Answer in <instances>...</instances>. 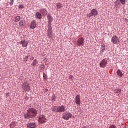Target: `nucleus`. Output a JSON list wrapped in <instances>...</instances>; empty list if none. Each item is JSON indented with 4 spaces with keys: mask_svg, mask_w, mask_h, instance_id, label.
Returning a JSON list of instances; mask_svg holds the SVG:
<instances>
[{
    "mask_svg": "<svg viewBox=\"0 0 128 128\" xmlns=\"http://www.w3.org/2000/svg\"><path fill=\"white\" fill-rule=\"evenodd\" d=\"M76 104H80V95H77L76 96Z\"/></svg>",
    "mask_w": 128,
    "mask_h": 128,
    "instance_id": "14",
    "label": "nucleus"
},
{
    "mask_svg": "<svg viewBox=\"0 0 128 128\" xmlns=\"http://www.w3.org/2000/svg\"><path fill=\"white\" fill-rule=\"evenodd\" d=\"M20 16H16L15 18V19L14 20V22H18L20 21Z\"/></svg>",
    "mask_w": 128,
    "mask_h": 128,
    "instance_id": "19",
    "label": "nucleus"
},
{
    "mask_svg": "<svg viewBox=\"0 0 128 128\" xmlns=\"http://www.w3.org/2000/svg\"><path fill=\"white\" fill-rule=\"evenodd\" d=\"M22 88L25 92H28L30 90V86L28 82H24L22 84Z\"/></svg>",
    "mask_w": 128,
    "mask_h": 128,
    "instance_id": "4",
    "label": "nucleus"
},
{
    "mask_svg": "<svg viewBox=\"0 0 128 128\" xmlns=\"http://www.w3.org/2000/svg\"><path fill=\"white\" fill-rule=\"evenodd\" d=\"M37 114L38 111L34 109V108H30L24 114V117L25 120H31V118H34V116H36Z\"/></svg>",
    "mask_w": 128,
    "mask_h": 128,
    "instance_id": "1",
    "label": "nucleus"
},
{
    "mask_svg": "<svg viewBox=\"0 0 128 128\" xmlns=\"http://www.w3.org/2000/svg\"><path fill=\"white\" fill-rule=\"evenodd\" d=\"M47 18L48 20V24L50 26V24H52V16H50V14H48L47 16Z\"/></svg>",
    "mask_w": 128,
    "mask_h": 128,
    "instance_id": "12",
    "label": "nucleus"
},
{
    "mask_svg": "<svg viewBox=\"0 0 128 128\" xmlns=\"http://www.w3.org/2000/svg\"><path fill=\"white\" fill-rule=\"evenodd\" d=\"M62 4L60 3H58L56 4V7L58 8H62Z\"/></svg>",
    "mask_w": 128,
    "mask_h": 128,
    "instance_id": "22",
    "label": "nucleus"
},
{
    "mask_svg": "<svg viewBox=\"0 0 128 128\" xmlns=\"http://www.w3.org/2000/svg\"><path fill=\"white\" fill-rule=\"evenodd\" d=\"M111 41L112 42V44H118V42H120V39H118V36H114L112 38Z\"/></svg>",
    "mask_w": 128,
    "mask_h": 128,
    "instance_id": "8",
    "label": "nucleus"
},
{
    "mask_svg": "<svg viewBox=\"0 0 128 128\" xmlns=\"http://www.w3.org/2000/svg\"><path fill=\"white\" fill-rule=\"evenodd\" d=\"M36 18H38V20H42V14L40 12H37L36 13Z\"/></svg>",
    "mask_w": 128,
    "mask_h": 128,
    "instance_id": "17",
    "label": "nucleus"
},
{
    "mask_svg": "<svg viewBox=\"0 0 128 128\" xmlns=\"http://www.w3.org/2000/svg\"><path fill=\"white\" fill-rule=\"evenodd\" d=\"M52 98V102H55L56 100V95L53 94Z\"/></svg>",
    "mask_w": 128,
    "mask_h": 128,
    "instance_id": "21",
    "label": "nucleus"
},
{
    "mask_svg": "<svg viewBox=\"0 0 128 128\" xmlns=\"http://www.w3.org/2000/svg\"><path fill=\"white\" fill-rule=\"evenodd\" d=\"M47 36L48 38H52V26H49L47 30Z\"/></svg>",
    "mask_w": 128,
    "mask_h": 128,
    "instance_id": "9",
    "label": "nucleus"
},
{
    "mask_svg": "<svg viewBox=\"0 0 128 128\" xmlns=\"http://www.w3.org/2000/svg\"><path fill=\"white\" fill-rule=\"evenodd\" d=\"M28 56H26L24 58V62H28Z\"/></svg>",
    "mask_w": 128,
    "mask_h": 128,
    "instance_id": "23",
    "label": "nucleus"
},
{
    "mask_svg": "<svg viewBox=\"0 0 128 128\" xmlns=\"http://www.w3.org/2000/svg\"><path fill=\"white\" fill-rule=\"evenodd\" d=\"M10 126H12V124H10Z\"/></svg>",
    "mask_w": 128,
    "mask_h": 128,
    "instance_id": "33",
    "label": "nucleus"
},
{
    "mask_svg": "<svg viewBox=\"0 0 128 128\" xmlns=\"http://www.w3.org/2000/svg\"><path fill=\"white\" fill-rule=\"evenodd\" d=\"M52 111L55 112H66V106L64 105L58 106V107L54 106Z\"/></svg>",
    "mask_w": 128,
    "mask_h": 128,
    "instance_id": "2",
    "label": "nucleus"
},
{
    "mask_svg": "<svg viewBox=\"0 0 128 128\" xmlns=\"http://www.w3.org/2000/svg\"><path fill=\"white\" fill-rule=\"evenodd\" d=\"M70 118H72V114H70V112H66L63 114L64 120H70Z\"/></svg>",
    "mask_w": 128,
    "mask_h": 128,
    "instance_id": "5",
    "label": "nucleus"
},
{
    "mask_svg": "<svg viewBox=\"0 0 128 128\" xmlns=\"http://www.w3.org/2000/svg\"><path fill=\"white\" fill-rule=\"evenodd\" d=\"M38 122H40V124H44L46 122V117L44 115H42L40 116Z\"/></svg>",
    "mask_w": 128,
    "mask_h": 128,
    "instance_id": "10",
    "label": "nucleus"
},
{
    "mask_svg": "<svg viewBox=\"0 0 128 128\" xmlns=\"http://www.w3.org/2000/svg\"><path fill=\"white\" fill-rule=\"evenodd\" d=\"M72 78H74V76H72V75H70L69 76L70 80H72Z\"/></svg>",
    "mask_w": 128,
    "mask_h": 128,
    "instance_id": "32",
    "label": "nucleus"
},
{
    "mask_svg": "<svg viewBox=\"0 0 128 128\" xmlns=\"http://www.w3.org/2000/svg\"><path fill=\"white\" fill-rule=\"evenodd\" d=\"M14 0H10V6H12L14 4Z\"/></svg>",
    "mask_w": 128,
    "mask_h": 128,
    "instance_id": "28",
    "label": "nucleus"
},
{
    "mask_svg": "<svg viewBox=\"0 0 128 128\" xmlns=\"http://www.w3.org/2000/svg\"><path fill=\"white\" fill-rule=\"evenodd\" d=\"M46 78H48V76H46V74L44 73H43V78L44 80H46Z\"/></svg>",
    "mask_w": 128,
    "mask_h": 128,
    "instance_id": "27",
    "label": "nucleus"
},
{
    "mask_svg": "<svg viewBox=\"0 0 128 128\" xmlns=\"http://www.w3.org/2000/svg\"><path fill=\"white\" fill-rule=\"evenodd\" d=\"M36 63H37L36 59L34 60L33 62H32V66H36Z\"/></svg>",
    "mask_w": 128,
    "mask_h": 128,
    "instance_id": "25",
    "label": "nucleus"
},
{
    "mask_svg": "<svg viewBox=\"0 0 128 128\" xmlns=\"http://www.w3.org/2000/svg\"><path fill=\"white\" fill-rule=\"evenodd\" d=\"M117 74L119 76H120V77L122 76V71H120V69H118L117 70Z\"/></svg>",
    "mask_w": 128,
    "mask_h": 128,
    "instance_id": "18",
    "label": "nucleus"
},
{
    "mask_svg": "<svg viewBox=\"0 0 128 128\" xmlns=\"http://www.w3.org/2000/svg\"><path fill=\"white\" fill-rule=\"evenodd\" d=\"M20 44H22V46H24V48H26V46H28V41L26 40H22Z\"/></svg>",
    "mask_w": 128,
    "mask_h": 128,
    "instance_id": "13",
    "label": "nucleus"
},
{
    "mask_svg": "<svg viewBox=\"0 0 128 128\" xmlns=\"http://www.w3.org/2000/svg\"><path fill=\"white\" fill-rule=\"evenodd\" d=\"M102 52H104L106 50V46H104V44L102 46Z\"/></svg>",
    "mask_w": 128,
    "mask_h": 128,
    "instance_id": "29",
    "label": "nucleus"
},
{
    "mask_svg": "<svg viewBox=\"0 0 128 128\" xmlns=\"http://www.w3.org/2000/svg\"><path fill=\"white\" fill-rule=\"evenodd\" d=\"M114 92H115V94H120V89H115L114 90Z\"/></svg>",
    "mask_w": 128,
    "mask_h": 128,
    "instance_id": "20",
    "label": "nucleus"
},
{
    "mask_svg": "<svg viewBox=\"0 0 128 128\" xmlns=\"http://www.w3.org/2000/svg\"><path fill=\"white\" fill-rule=\"evenodd\" d=\"M36 28V21L32 20L31 21L30 28L34 30V28Z\"/></svg>",
    "mask_w": 128,
    "mask_h": 128,
    "instance_id": "11",
    "label": "nucleus"
},
{
    "mask_svg": "<svg viewBox=\"0 0 128 128\" xmlns=\"http://www.w3.org/2000/svg\"><path fill=\"white\" fill-rule=\"evenodd\" d=\"M25 25H26V21H24V20H21L19 22L20 26H24Z\"/></svg>",
    "mask_w": 128,
    "mask_h": 128,
    "instance_id": "16",
    "label": "nucleus"
},
{
    "mask_svg": "<svg viewBox=\"0 0 128 128\" xmlns=\"http://www.w3.org/2000/svg\"><path fill=\"white\" fill-rule=\"evenodd\" d=\"M46 68V66H44V64H42V65L40 66V68L41 70H44Z\"/></svg>",
    "mask_w": 128,
    "mask_h": 128,
    "instance_id": "24",
    "label": "nucleus"
},
{
    "mask_svg": "<svg viewBox=\"0 0 128 128\" xmlns=\"http://www.w3.org/2000/svg\"><path fill=\"white\" fill-rule=\"evenodd\" d=\"M108 128H116V126L114 125H111Z\"/></svg>",
    "mask_w": 128,
    "mask_h": 128,
    "instance_id": "31",
    "label": "nucleus"
},
{
    "mask_svg": "<svg viewBox=\"0 0 128 128\" xmlns=\"http://www.w3.org/2000/svg\"><path fill=\"white\" fill-rule=\"evenodd\" d=\"M40 12L41 14H42L46 16V14L47 12L46 10V8H42L40 10Z\"/></svg>",
    "mask_w": 128,
    "mask_h": 128,
    "instance_id": "15",
    "label": "nucleus"
},
{
    "mask_svg": "<svg viewBox=\"0 0 128 128\" xmlns=\"http://www.w3.org/2000/svg\"><path fill=\"white\" fill-rule=\"evenodd\" d=\"M98 10L96 8H93L91 10V12L90 13L87 14L88 18H92V16H98Z\"/></svg>",
    "mask_w": 128,
    "mask_h": 128,
    "instance_id": "3",
    "label": "nucleus"
},
{
    "mask_svg": "<svg viewBox=\"0 0 128 128\" xmlns=\"http://www.w3.org/2000/svg\"><path fill=\"white\" fill-rule=\"evenodd\" d=\"M18 8H24V5L20 4L18 6Z\"/></svg>",
    "mask_w": 128,
    "mask_h": 128,
    "instance_id": "30",
    "label": "nucleus"
},
{
    "mask_svg": "<svg viewBox=\"0 0 128 128\" xmlns=\"http://www.w3.org/2000/svg\"><path fill=\"white\" fill-rule=\"evenodd\" d=\"M122 4H126V0H120Z\"/></svg>",
    "mask_w": 128,
    "mask_h": 128,
    "instance_id": "26",
    "label": "nucleus"
},
{
    "mask_svg": "<svg viewBox=\"0 0 128 128\" xmlns=\"http://www.w3.org/2000/svg\"><path fill=\"white\" fill-rule=\"evenodd\" d=\"M108 64V60L106 59H103L100 63V68H106Z\"/></svg>",
    "mask_w": 128,
    "mask_h": 128,
    "instance_id": "7",
    "label": "nucleus"
},
{
    "mask_svg": "<svg viewBox=\"0 0 128 128\" xmlns=\"http://www.w3.org/2000/svg\"><path fill=\"white\" fill-rule=\"evenodd\" d=\"M77 44L78 46H83L84 44V38H80L77 41Z\"/></svg>",
    "mask_w": 128,
    "mask_h": 128,
    "instance_id": "6",
    "label": "nucleus"
}]
</instances>
